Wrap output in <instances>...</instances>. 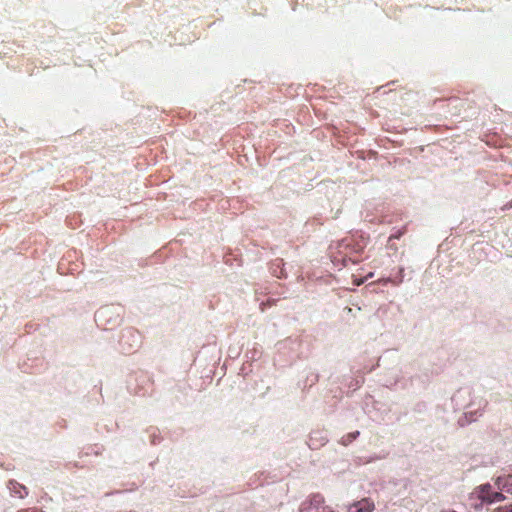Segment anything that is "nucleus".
<instances>
[{
	"label": "nucleus",
	"mask_w": 512,
	"mask_h": 512,
	"mask_svg": "<svg viewBox=\"0 0 512 512\" xmlns=\"http://www.w3.org/2000/svg\"><path fill=\"white\" fill-rule=\"evenodd\" d=\"M325 507L324 497L317 493L309 495L305 500H303L297 512H319Z\"/></svg>",
	"instance_id": "f257e3e1"
},
{
	"label": "nucleus",
	"mask_w": 512,
	"mask_h": 512,
	"mask_svg": "<svg viewBox=\"0 0 512 512\" xmlns=\"http://www.w3.org/2000/svg\"><path fill=\"white\" fill-rule=\"evenodd\" d=\"M495 485L501 491L512 494V468L504 471L495 480Z\"/></svg>",
	"instance_id": "f03ea898"
},
{
	"label": "nucleus",
	"mask_w": 512,
	"mask_h": 512,
	"mask_svg": "<svg viewBox=\"0 0 512 512\" xmlns=\"http://www.w3.org/2000/svg\"><path fill=\"white\" fill-rule=\"evenodd\" d=\"M375 509L374 502L364 498L349 506L348 512H372Z\"/></svg>",
	"instance_id": "7ed1b4c3"
},
{
	"label": "nucleus",
	"mask_w": 512,
	"mask_h": 512,
	"mask_svg": "<svg viewBox=\"0 0 512 512\" xmlns=\"http://www.w3.org/2000/svg\"><path fill=\"white\" fill-rule=\"evenodd\" d=\"M479 498L483 501L493 503L504 500V495L500 492H490V485H485L481 488Z\"/></svg>",
	"instance_id": "20e7f679"
},
{
	"label": "nucleus",
	"mask_w": 512,
	"mask_h": 512,
	"mask_svg": "<svg viewBox=\"0 0 512 512\" xmlns=\"http://www.w3.org/2000/svg\"><path fill=\"white\" fill-rule=\"evenodd\" d=\"M10 490L20 498H24L28 495L27 488L17 482H10Z\"/></svg>",
	"instance_id": "39448f33"
},
{
	"label": "nucleus",
	"mask_w": 512,
	"mask_h": 512,
	"mask_svg": "<svg viewBox=\"0 0 512 512\" xmlns=\"http://www.w3.org/2000/svg\"><path fill=\"white\" fill-rule=\"evenodd\" d=\"M359 435V432L356 431V432H353V433H349L345 436L342 437V440H341V443L343 445H348L349 443H351L353 440H355Z\"/></svg>",
	"instance_id": "423d86ee"
},
{
	"label": "nucleus",
	"mask_w": 512,
	"mask_h": 512,
	"mask_svg": "<svg viewBox=\"0 0 512 512\" xmlns=\"http://www.w3.org/2000/svg\"><path fill=\"white\" fill-rule=\"evenodd\" d=\"M493 512H512V503L509 506L499 507Z\"/></svg>",
	"instance_id": "0eeeda50"
},
{
	"label": "nucleus",
	"mask_w": 512,
	"mask_h": 512,
	"mask_svg": "<svg viewBox=\"0 0 512 512\" xmlns=\"http://www.w3.org/2000/svg\"><path fill=\"white\" fill-rule=\"evenodd\" d=\"M127 336L133 338L135 342L138 340V336L132 331H128Z\"/></svg>",
	"instance_id": "6e6552de"
},
{
	"label": "nucleus",
	"mask_w": 512,
	"mask_h": 512,
	"mask_svg": "<svg viewBox=\"0 0 512 512\" xmlns=\"http://www.w3.org/2000/svg\"><path fill=\"white\" fill-rule=\"evenodd\" d=\"M319 512H338V511H335L330 506L326 505V507L322 508V510H320Z\"/></svg>",
	"instance_id": "1a4fd4ad"
},
{
	"label": "nucleus",
	"mask_w": 512,
	"mask_h": 512,
	"mask_svg": "<svg viewBox=\"0 0 512 512\" xmlns=\"http://www.w3.org/2000/svg\"><path fill=\"white\" fill-rule=\"evenodd\" d=\"M509 207H510V208L512 207V201L510 202Z\"/></svg>",
	"instance_id": "9d476101"
}]
</instances>
